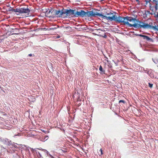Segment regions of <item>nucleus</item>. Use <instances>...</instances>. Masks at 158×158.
I'll return each instance as SVG.
<instances>
[{"instance_id":"f257e3e1","label":"nucleus","mask_w":158,"mask_h":158,"mask_svg":"<svg viewBox=\"0 0 158 158\" xmlns=\"http://www.w3.org/2000/svg\"><path fill=\"white\" fill-rule=\"evenodd\" d=\"M55 14L56 15H57L59 17H61L62 16L65 15L66 16H69L74 15L75 16V10H73L70 9H63L61 10H55Z\"/></svg>"},{"instance_id":"f03ea898","label":"nucleus","mask_w":158,"mask_h":158,"mask_svg":"<svg viewBox=\"0 0 158 158\" xmlns=\"http://www.w3.org/2000/svg\"><path fill=\"white\" fill-rule=\"evenodd\" d=\"M136 22H137L139 23H134L133 25H131V26H133V27L135 28L140 27L146 29L151 27V26L148 23H146L143 22L139 21L137 20Z\"/></svg>"},{"instance_id":"7ed1b4c3","label":"nucleus","mask_w":158,"mask_h":158,"mask_svg":"<svg viewBox=\"0 0 158 158\" xmlns=\"http://www.w3.org/2000/svg\"><path fill=\"white\" fill-rule=\"evenodd\" d=\"M10 10L15 12H18L19 14H26L27 15H28L30 12V10L27 8H17L16 9L11 8Z\"/></svg>"},{"instance_id":"20e7f679","label":"nucleus","mask_w":158,"mask_h":158,"mask_svg":"<svg viewBox=\"0 0 158 158\" xmlns=\"http://www.w3.org/2000/svg\"><path fill=\"white\" fill-rule=\"evenodd\" d=\"M116 13L115 12H110L106 14V15H104L102 14H100L99 15L101 16L102 18L106 19L108 20L112 21L114 19Z\"/></svg>"},{"instance_id":"39448f33","label":"nucleus","mask_w":158,"mask_h":158,"mask_svg":"<svg viewBox=\"0 0 158 158\" xmlns=\"http://www.w3.org/2000/svg\"><path fill=\"white\" fill-rule=\"evenodd\" d=\"M86 12H85L83 10H81L79 11H77L75 12V16L77 17L78 16L82 17H86Z\"/></svg>"},{"instance_id":"423d86ee","label":"nucleus","mask_w":158,"mask_h":158,"mask_svg":"<svg viewBox=\"0 0 158 158\" xmlns=\"http://www.w3.org/2000/svg\"><path fill=\"white\" fill-rule=\"evenodd\" d=\"M100 14H101L98 12H94L93 11H86V17L95 16L96 15H97L101 17V16L99 15Z\"/></svg>"},{"instance_id":"0eeeda50","label":"nucleus","mask_w":158,"mask_h":158,"mask_svg":"<svg viewBox=\"0 0 158 158\" xmlns=\"http://www.w3.org/2000/svg\"><path fill=\"white\" fill-rule=\"evenodd\" d=\"M122 23H123L125 24L128 25L129 27H133V26H131V25H133V24L129 23L128 22L127 17H123V19L122 21Z\"/></svg>"},{"instance_id":"6e6552de","label":"nucleus","mask_w":158,"mask_h":158,"mask_svg":"<svg viewBox=\"0 0 158 158\" xmlns=\"http://www.w3.org/2000/svg\"><path fill=\"white\" fill-rule=\"evenodd\" d=\"M123 19V17L120 16L118 17L117 15H115L114 19L113 21H114L119 23H122Z\"/></svg>"},{"instance_id":"1a4fd4ad","label":"nucleus","mask_w":158,"mask_h":158,"mask_svg":"<svg viewBox=\"0 0 158 158\" xmlns=\"http://www.w3.org/2000/svg\"><path fill=\"white\" fill-rule=\"evenodd\" d=\"M127 18L128 19V22H132L134 23H135L136 19L135 18H133L131 17H127Z\"/></svg>"},{"instance_id":"9d476101","label":"nucleus","mask_w":158,"mask_h":158,"mask_svg":"<svg viewBox=\"0 0 158 158\" xmlns=\"http://www.w3.org/2000/svg\"><path fill=\"white\" fill-rule=\"evenodd\" d=\"M152 60L155 63L158 64V59L157 58H152ZM157 66L158 67V66Z\"/></svg>"},{"instance_id":"9b49d317","label":"nucleus","mask_w":158,"mask_h":158,"mask_svg":"<svg viewBox=\"0 0 158 158\" xmlns=\"http://www.w3.org/2000/svg\"><path fill=\"white\" fill-rule=\"evenodd\" d=\"M48 138V136H44L43 138V140H41V141L44 142L45 141L47 140Z\"/></svg>"},{"instance_id":"f8f14e48","label":"nucleus","mask_w":158,"mask_h":158,"mask_svg":"<svg viewBox=\"0 0 158 158\" xmlns=\"http://www.w3.org/2000/svg\"><path fill=\"white\" fill-rule=\"evenodd\" d=\"M144 39H146L147 40H150V38L147 36L145 35Z\"/></svg>"},{"instance_id":"ddd939ff","label":"nucleus","mask_w":158,"mask_h":158,"mask_svg":"<svg viewBox=\"0 0 158 158\" xmlns=\"http://www.w3.org/2000/svg\"><path fill=\"white\" fill-rule=\"evenodd\" d=\"M39 149L41 150L42 151H44V152H47V154H48V152L46 150L44 149H43L42 148Z\"/></svg>"},{"instance_id":"4468645a","label":"nucleus","mask_w":158,"mask_h":158,"mask_svg":"<svg viewBox=\"0 0 158 158\" xmlns=\"http://www.w3.org/2000/svg\"><path fill=\"white\" fill-rule=\"evenodd\" d=\"M153 28L154 29L157 30H158V26H154L153 27Z\"/></svg>"},{"instance_id":"2eb2a0df","label":"nucleus","mask_w":158,"mask_h":158,"mask_svg":"<svg viewBox=\"0 0 158 158\" xmlns=\"http://www.w3.org/2000/svg\"><path fill=\"white\" fill-rule=\"evenodd\" d=\"M149 86L150 88H152L153 86V84L150 83H148Z\"/></svg>"},{"instance_id":"dca6fc26","label":"nucleus","mask_w":158,"mask_h":158,"mask_svg":"<svg viewBox=\"0 0 158 158\" xmlns=\"http://www.w3.org/2000/svg\"><path fill=\"white\" fill-rule=\"evenodd\" d=\"M136 35L137 36H141V37H144L145 35H141V34H137Z\"/></svg>"},{"instance_id":"f3484780","label":"nucleus","mask_w":158,"mask_h":158,"mask_svg":"<svg viewBox=\"0 0 158 158\" xmlns=\"http://www.w3.org/2000/svg\"><path fill=\"white\" fill-rule=\"evenodd\" d=\"M102 67L101 66H100L99 68V70H100V71H102Z\"/></svg>"},{"instance_id":"a211bd4d","label":"nucleus","mask_w":158,"mask_h":158,"mask_svg":"<svg viewBox=\"0 0 158 158\" xmlns=\"http://www.w3.org/2000/svg\"><path fill=\"white\" fill-rule=\"evenodd\" d=\"M56 29V27L50 28V30H54Z\"/></svg>"},{"instance_id":"6ab92c4d","label":"nucleus","mask_w":158,"mask_h":158,"mask_svg":"<svg viewBox=\"0 0 158 158\" xmlns=\"http://www.w3.org/2000/svg\"><path fill=\"white\" fill-rule=\"evenodd\" d=\"M100 151V152H101V155H102L103 154V153H102V149H101Z\"/></svg>"},{"instance_id":"aec40b11","label":"nucleus","mask_w":158,"mask_h":158,"mask_svg":"<svg viewBox=\"0 0 158 158\" xmlns=\"http://www.w3.org/2000/svg\"><path fill=\"white\" fill-rule=\"evenodd\" d=\"M124 102V101L123 100H120L119 101V102Z\"/></svg>"},{"instance_id":"412c9836","label":"nucleus","mask_w":158,"mask_h":158,"mask_svg":"<svg viewBox=\"0 0 158 158\" xmlns=\"http://www.w3.org/2000/svg\"><path fill=\"white\" fill-rule=\"evenodd\" d=\"M43 131L44 132H45V133H46L47 132L48 133L49 132L48 131Z\"/></svg>"},{"instance_id":"4be33fe9","label":"nucleus","mask_w":158,"mask_h":158,"mask_svg":"<svg viewBox=\"0 0 158 158\" xmlns=\"http://www.w3.org/2000/svg\"><path fill=\"white\" fill-rule=\"evenodd\" d=\"M40 140L41 141V140H43V138H40Z\"/></svg>"},{"instance_id":"5701e85b","label":"nucleus","mask_w":158,"mask_h":158,"mask_svg":"<svg viewBox=\"0 0 158 158\" xmlns=\"http://www.w3.org/2000/svg\"><path fill=\"white\" fill-rule=\"evenodd\" d=\"M28 55H29V56H32V54H29Z\"/></svg>"},{"instance_id":"b1692460","label":"nucleus","mask_w":158,"mask_h":158,"mask_svg":"<svg viewBox=\"0 0 158 158\" xmlns=\"http://www.w3.org/2000/svg\"><path fill=\"white\" fill-rule=\"evenodd\" d=\"M60 37L59 36H57V38H59Z\"/></svg>"},{"instance_id":"393cba45","label":"nucleus","mask_w":158,"mask_h":158,"mask_svg":"<svg viewBox=\"0 0 158 158\" xmlns=\"http://www.w3.org/2000/svg\"><path fill=\"white\" fill-rule=\"evenodd\" d=\"M142 37L144 39V38H145V37H144V36H143V37Z\"/></svg>"},{"instance_id":"a878e982","label":"nucleus","mask_w":158,"mask_h":158,"mask_svg":"<svg viewBox=\"0 0 158 158\" xmlns=\"http://www.w3.org/2000/svg\"><path fill=\"white\" fill-rule=\"evenodd\" d=\"M49 155H50L51 156H52L50 155V154H49Z\"/></svg>"}]
</instances>
